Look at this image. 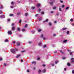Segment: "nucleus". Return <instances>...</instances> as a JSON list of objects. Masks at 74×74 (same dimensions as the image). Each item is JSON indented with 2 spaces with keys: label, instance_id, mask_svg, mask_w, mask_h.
<instances>
[{
  "label": "nucleus",
  "instance_id": "nucleus-18",
  "mask_svg": "<svg viewBox=\"0 0 74 74\" xmlns=\"http://www.w3.org/2000/svg\"><path fill=\"white\" fill-rule=\"evenodd\" d=\"M67 64L68 66H70L71 65L69 63H68Z\"/></svg>",
  "mask_w": 74,
  "mask_h": 74
},
{
  "label": "nucleus",
  "instance_id": "nucleus-4",
  "mask_svg": "<svg viewBox=\"0 0 74 74\" xmlns=\"http://www.w3.org/2000/svg\"><path fill=\"white\" fill-rule=\"evenodd\" d=\"M8 34L10 35H11V34H12V32L11 31H9L8 32Z\"/></svg>",
  "mask_w": 74,
  "mask_h": 74
},
{
  "label": "nucleus",
  "instance_id": "nucleus-61",
  "mask_svg": "<svg viewBox=\"0 0 74 74\" xmlns=\"http://www.w3.org/2000/svg\"><path fill=\"white\" fill-rule=\"evenodd\" d=\"M27 72H29V70H27Z\"/></svg>",
  "mask_w": 74,
  "mask_h": 74
},
{
  "label": "nucleus",
  "instance_id": "nucleus-8",
  "mask_svg": "<svg viewBox=\"0 0 74 74\" xmlns=\"http://www.w3.org/2000/svg\"><path fill=\"white\" fill-rule=\"evenodd\" d=\"M41 44H42V43L41 42H40L38 43V45L39 46H40V47H41Z\"/></svg>",
  "mask_w": 74,
  "mask_h": 74
},
{
  "label": "nucleus",
  "instance_id": "nucleus-58",
  "mask_svg": "<svg viewBox=\"0 0 74 74\" xmlns=\"http://www.w3.org/2000/svg\"><path fill=\"white\" fill-rule=\"evenodd\" d=\"M27 13H25V16H27Z\"/></svg>",
  "mask_w": 74,
  "mask_h": 74
},
{
  "label": "nucleus",
  "instance_id": "nucleus-12",
  "mask_svg": "<svg viewBox=\"0 0 74 74\" xmlns=\"http://www.w3.org/2000/svg\"><path fill=\"white\" fill-rule=\"evenodd\" d=\"M73 53H74V52H70V55H72V54H73Z\"/></svg>",
  "mask_w": 74,
  "mask_h": 74
},
{
  "label": "nucleus",
  "instance_id": "nucleus-36",
  "mask_svg": "<svg viewBox=\"0 0 74 74\" xmlns=\"http://www.w3.org/2000/svg\"><path fill=\"white\" fill-rule=\"evenodd\" d=\"M4 66H6V64L5 63H4Z\"/></svg>",
  "mask_w": 74,
  "mask_h": 74
},
{
  "label": "nucleus",
  "instance_id": "nucleus-16",
  "mask_svg": "<svg viewBox=\"0 0 74 74\" xmlns=\"http://www.w3.org/2000/svg\"><path fill=\"white\" fill-rule=\"evenodd\" d=\"M20 28H19V27H18L17 28V31H20Z\"/></svg>",
  "mask_w": 74,
  "mask_h": 74
},
{
  "label": "nucleus",
  "instance_id": "nucleus-25",
  "mask_svg": "<svg viewBox=\"0 0 74 74\" xmlns=\"http://www.w3.org/2000/svg\"><path fill=\"white\" fill-rule=\"evenodd\" d=\"M51 25L52 24H51V23H49V26H51Z\"/></svg>",
  "mask_w": 74,
  "mask_h": 74
},
{
  "label": "nucleus",
  "instance_id": "nucleus-37",
  "mask_svg": "<svg viewBox=\"0 0 74 74\" xmlns=\"http://www.w3.org/2000/svg\"><path fill=\"white\" fill-rule=\"evenodd\" d=\"M3 58H0V61L2 60Z\"/></svg>",
  "mask_w": 74,
  "mask_h": 74
},
{
  "label": "nucleus",
  "instance_id": "nucleus-50",
  "mask_svg": "<svg viewBox=\"0 0 74 74\" xmlns=\"http://www.w3.org/2000/svg\"><path fill=\"white\" fill-rule=\"evenodd\" d=\"M56 22H57L56 21H54V23H56Z\"/></svg>",
  "mask_w": 74,
  "mask_h": 74
},
{
  "label": "nucleus",
  "instance_id": "nucleus-64",
  "mask_svg": "<svg viewBox=\"0 0 74 74\" xmlns=\"http://www.w3.org/2000/svg\"><path fill=\"white\" fill-rule=\"evenodd\" d=\"M53 36H56V35L55 34H53Z\"/></svg>",
  "mask_w": 74,
  "mask_h": 74
},
{
  "label": "nucleus",
  "instance_id": "nucleus-11",
  "mask_svg": "<svg viewBox=\"0 0 74 74\" xmlns=\"http://www.w3.org/2000/svg\"><path fill=\"white\" fill-rule=\"evenodd\" d=\"M20 56L21 55H18L16 56V58H19Z\"/></svg>",
  "mask_w": 74,
  "mask_h": 74
},
{
  "label": "nucleus",
  "instance_id": "nucleus-10",
  "mask_svg": "<svg viewBox=\"0 0 74 74\" xmlns=\"http://www.w3.org/2000/svg\"><path fill=\"white\" fill-rule=\"evenodd\" d=\"M31 32L32 34H34V33H35V32H36V31H31Z\"/></svg>",
  "mask_w": 74,
  "mask_h": 74
},
{
  "label": "nucleus",
  "instance_id": "nucleus-46",
  "mask_svg": "<svg viewBox=\"0 0 74 74\" xmlns=\"http://www.w3.org/2000/svg\"><path fill=\"white\" fill-rule=\"evenodd\" d=\"M21 22H22V20H20L19 21V23H21Z\"/></svg>",
  "mask_w": 74,
  "mask_h": 74
},
{
  "label": "nucleus",
  "instance_id": "nucleus-26",
  "mask_svg": "<svg viewBox=\"0 0 74 74\" xmlns=\"http://www.w3.org/2000/svg\"><path fill=\"white\" fill-rule=\"evenodd\" d=\"M41 29H38V32H41Z\"/></svg>",
  "mask_w": 74,
  "mask_h": 74
},
{
  "label": "nucleus",
  "instance_id": "nucleus-2",
  "mask_svg": "<svg viewBox=\"0 0 74 74\" xmlns=\"http://www.w3.org/2000/svg\"><path fill=\"white\" fill-rule=\"evenodd\" d=\"M0 18H5V16H4V15H2L0 16Z\"/></svg>",
  "mask_w": 74,
  "mask_h": 74
},
{
  "label": "nucleus",
  "instance_id": "nucleus-35",
  "mask_svg": "<svg viewBox=\"0 0 74 74\" xmlns=\"http://www.w3.org/2000/svg\"><path fill=\"white\" fill-rule=\"evenodd\" d=\"M41 9H39L38 10V11H39V12H40V11H41Z\"/></svg>",
  "mask_w": 74,
  "mask_h": 74
},
{
  "label": "nucleus",
  "instance_id": "nucleus-14",
  "mask_svg": "<svg viewBox=\"0 0 74 74\" xmlns=\"http://www.w3.org/2000/svg\"><path fill=\"white\" fill-rule=\"evenodd\" d=\"M32 64H34V65H36V62H32Z\"/></svg>",
  "mask_w": 74,
  "mask_h": 74
},
{
  "label": "nucleus",
  "instance_id": "nucleus-34",
  "mask_svg": "<svg viewBox=\"0 0 74 74\" xmlns=\"http://www.w3.org/2000/svg\"><path fill=\"white\" fill-rule=\"evenodd\" d=\"M45 47H46V45H45L43 46V48H45Z\"/></svg>",
  "mask_w": 74,
  "mask_h": 74
},
{
  "label": "nucleus",
  "instance_id": "nucleus-60",
  "mask_svg": "<svg viewBox=\"0 0 74 74\" xmlns=\"http://www.w3.org/2000/svg\"><path fill=\"white\" fill-rule=\"evenodd\" d=\"M43 67H45V64L43 65Z\"/></svg>",
  "mask_w": 74,
  "mask_h": 74
},
{
  "label": "nucleus",
  "instance_id": "nucleus-21",
  "mask_svg": "<svg viewBox=\"0 0 74 74\" xmlns=\"http://www.w3.org/2000/svg\"><path fill=\"white\" fill-rule=\"evenodd\" d=\"M46 71V70L45 69L42 71V72L43 73H45Z\"/></svg>",
  "mask_w": 74,
  "mask_h": 74
},
{
  "label": "nucleus",
  "instance_id": "nucleus-15",
  "mask_svg": "<svg viewBox=\"0 0 74 74\" xmlns=\"http://www.w3.org/2000/svg\"><path fill=\"white\" fill-rule=\"evenodd\" d=\"M12 30L13 31L15 30V28L14 27H12Z\"/></svg>",
  "mask_w": 74,
  "mask_h": 74
},
{
  "label": "nucleus",
  "instance_id": "nucleus-23",
  "mask_svg": "<svg viewBox=\"0 0 74 74\" xmlns=\"http://www.w3.org/2000/svg\"><path fill=\"white\" fill-rule=\"evenodd\" d=\"M56 7H54L53 8V10H55V9H56Z\"/></svg>",
  "mask_w": 74,
  "mask_h": 74
},
{
  "label": "nucleus",
  "instance_id": "nucleus-24",
  "mask_svg": "<svg viewBox=\"0 0 74 74\" xmlns=\"http://www.w3.org/2000/svg\"><path fill=\"white\" fill-rule=\"evenodd\" d=\"M66 10H69V7H67L66 8Z\"/></svg>",
  "mask_w": 74,
  "mask_h": 74
},
{
  "label": "nucleus",
  "instance_id": "nucleus-28",
  "mask_svg": "<svg viewBox=\"0 0 74 74\" xmlns=\"http://www.w3.org/2000/svg\"><path fill=\"white\" fill-rule=\"evenodd\" d=\"M60 52H61V53H62V54H63V51H62V50H60Z\"/></svg>",
  "mask_w": 74,
  "mask_h": 74
},
{
  "label": "nucleus",
  "instance_id": "nucleus-13",
  "mask_svg": "<svg viewBox=\"0 0 74 74\" xmlns=\"http://www.w3.org/2000/svg\"><path fill=\"white\" fill-rule=\"evenodd\" d=\"M47 21H48V19H46L45 21H43V22L45 23V22H47Z\"/></svg>",
  "mask_w": 74,
  "mask_h": 74
},
{
  "label": "nucleus",
  "instance_id": "nucleus-49",
  "mask_svg": "<svg viewBox=\"0 0 74 74\" xmlns=\"http://www.w3.org/2000/svg\"><path fill=\"white\" fill-rule=\"evenodd\" d=\"M64 7V5H62V8H63Z\"/></svg>",
  "mask_w": 74,
  "mask_h": 74
},
{
  "label": "nucleus",
  "instance_id": "nucleus-63",
  "mask_svg": "<svg viewBox=\"0 0 74 74\" xmlns=\"http://www.w3.org/2000/svg\"><path fill=\"white\" fill-rule=\"evenodd\" d=\"M60 2H61V3H63V1H60Z\"/></svg>",
  "mask_w": 74,
  "mask_h": 74
},
{
  "label": "nucleus",
  "instance_id": "nucleus-5",
  "mask_svg": "<svg viewBox=\"0 0 74 74\" xmlns=\"http://www.w3.org/2000/svg\"><path fill=\"white\" fill-rule=\"evenodd\" d=\"M71 62H74V58H72L71 59Z\"/></svg>",
  "mask_w": 74,
  "mask_h": 74
},
{
  "label": "nucleus",
  "instance_id": "nucleus-6",
  "mask_svg": "<svg viewBox=\"0 0 74 74\" xmlns=\"http://www.w3.org/2000/svg\"><path fill=\"white\" fill-rule=\"evenodd\" d=\"M16 45L17 46H19L20 45V42H17Z\"/></svg>",
  "mask_w": 74,
  "mask_h": 74
},
{
  "label": "nucleus",
  "instance_id": "nucleus-39",
  "mask_svg": "<svg viewBox=\"0 0 74 74\" xmlns=\"http://www.w3.org/2000/svg\"><path fill=\"white\" fill-rule=\"evenodd\" d=\"M59 10L60 11H62V9L60 8H59Z\"/></svg>",
  "mask_w": 74,
  "mask_h": 74
},
{
  "label": "nucleus",
  "instance_id": "nucleus-59",
  "mask_svg": "<svg viewBox=\"0 0 74 74\" xmlns=\"http://www.w3.org/2000/svg\"><path fill=\"white\" fill-rule=\"evenodd\" d=\"M25 29H22V31H23V32H24V31H25Z\"/></svg>",
  "mask_w": 74,
  "mask_h": 74
},
{
  "label": "nucleus",
  "instance_id": "nucleus-33",
  "mask_svg": "<svg viewBox=\"0 0 74 74\" xmlns=\"http://www.w3.org/2000/svg\"><path fill=\"white\" fill-rule=\"evenodd\" d=\"M13 15H14V14H10V16H13Z\"/></svg>",
  "mask_w": 74,
  "mask_h": 74
},
{
  "label": "nucleus",
  "instance_id": "nucleus-55",
  "mask_svg": "<svg viewBox=\"0 0 74 74\" xmlns=\"http://www.w3.org/2000/svg\"><path fill=\"white\" fill-rule=\"evenodd\" d=\"M2 12V11L0 10V14H1Z\"/></svg>",
  "mask_w": 74,
  "mask_h": 74
},
{
  "label": "nucleus",
  "instance_id": "nucleus-22",
  "mask_svg": "<svg viewBox=\"0 0 74 74\" xmlns=\"http://www.w3.org/2000/svg\"><path fill=\"white\" fill-rule=\"evenodd\" d=\"M34 8H35V7L34 6H32V9L33 10V9H34Z\"/></svg>",
  "mask_w": 74,
  "mask_h": 74
},
{
  "label": "nucleus",
  "instance_id": "nucleus-57",
  "mask_svg": "<svg viewBox=\"0 0 74 74\" xmlns=\"http://www.w3.org/2000/svg\"><path fill=\"white\" fill-rule=\"evenodd\" d=\"M65 57H63L62 59H65Z\"/></svg>",
  "mask_w": 74,
  "mask_h": 74
},
{
  "label": "nucleus",
  "instance_id": "nucleus-40",
  "mask_svg": "<svg viewBox=\"0 0 74 74\" xmlns=\"http://www.w3.org/2000/svg\"><path fill=\"white\" fill-rule=\"evenodd\" d=\"M0 8L1 9H2V8H3V6H1Z\"/></svg>",
  "mask_w": 74,
  "mask_h": 74
},
{
  "label": "nucleus",
  "instance_id": "nucleus-45",
  "mask_svg": "<svg viewBox=\"0 0 74 74\" xmlns=\"http://www.w3.org/2000/svg\"><path fill=\"white\" fill-rule=\"evenodd\" d=\"M14 23H12V24L11 26H14Z\"/></svg>",
  "mask_w": 74,
  "mask_h": 74
},
{
  "label": "nucleus",
  "instance_id": "nucleus-7",
  "mask_svg": "<svg viewBox=\"0 0 74 74\" xmlns=\"http://www.w3.org/2000/svg\"><path fill=\"white\" fill-rule=\"evenodd\" d=\"M49 4H50L51 5H53V2H50Z\"/></svg>",
  "mask_w": 74,
  "mask_h": 74
},
{
  "label": "nucleus",
  "instance_id": "nucleus-41",
  "mask_svg": "<svg viewBox=\"0 0 74 74\" xmlns=\"http://www.w3.org/2000/svg\"><path fill=\"white\" fill-rule=\"evenodd\" d=\"M38 14H36L35 15V16H36V17L37 16H38Z\"/></svg>",
  "mask_w": 74,
  "mask_h": 74
},
{
  "label": "nucleus",
  "instance_id": "nucleus-42",
  "mask_svg": "<svg viewBox=\"0 0 74 74\" xmlns=\"http://www.w3.org/2000/svg\"><path fill=\"white\" fill-rule=\"evenodd\" d=\"M53 11H51V14H53Z\"/></svg>",
  "mask_w": 74,
  "mask_h": 74
},
{
  "label": "nucleus",
  "instance_id": "nucleus-56",
  "mask_svg": "<svg viewBox=\"0 0 74 74\" xmlns=\"http://www.w3.org/2000/svg\"><path fill=\"white\" fill-rule=\"evenodd\" d=\"M8 22H9V21H10V19H8Z\"/></svg>",
  "mask_w": 74,
  "mask_h": 74
},
{
  "label": "nucleus",
  "instance_id": "nucleus-47",
  "mask_svg": "<svg viewBox=\"0 0 74 74\" xmlns=\"http://www.w3.org/2000/svg\"><path fill=\"white\" fill-rule=\"evenodd\" d=\"M28 43H29V44H32V42H31V41H29V42H28Z\"/></svg>",
  "mask_w": 74,
  "mask_h": 74
},
{
  "label": "nucleus",
  "instance_id": "nucleus-48",
  "mask_svg": "<svg viewBox=\"0 0 74 74\" xmlns=\"http://www.w3.org/2000/svg\"><path fill=\"white\" fill-rule=\"evenodd\" d=\"M57 53V51H55L54 52V53Z\"/></svg>",
  "mask_w": 74,
  "mask_h": 74
},
{
  "label": "nucleus",
  "instance_id": "nucleus-17",
  "mask_svg": "<svg viewBox=\"0 0 74 74\" xmlns=\"http://www.w3.org/2000/svg\"><path fill=\"white\" fill-rule=\"evenodd\" d=\"M27 26H28V25H27V24H26L25 25V28H26V27H27Z\"/></svg>",
  "mask_w": 74,
  "mask_h": 74
},
{
  "label": "nucleus",
  "instance_id": "nucleus-29",
  "mask_svg": "<svg viewBox=\"0 0 74 74\" xmlns=\"http://www.w3.org/2000/svg\"><path fill=\"white\" fill-rule=\"evenodd\" d=\"M5 42H8V39H6L5 40Z\"/></svg>",
  "mask_w": 74,
  "mask_h": 74
},
{
  "label": "nucleus",
  "instance_id": "nucleus-31",
  "mask_svg": "<svg viewBox=\"0 0 74 74\" xmlns=\"http://www.w3.org/2000/svg\"><path fill=\"white\" fill-rule=\"evenodd\" d=\"M41 14L42 15H43L44 14V12H42L41 13Z\"/></svg>",
  "mask_w": 74,
  "mask_h": 74
},
{
  "label": "nucleus",
  "instance_id": "nucleus-9",
  "mask_svg": "<svg viewBox=\"0 0 74 74\" xmlns=\"http://www.w3.org/2000/svg\"><path fill=\"white\" fill-rule=\"evenodd\" d=\"M67 40H64V41H63V42L64 43H66L67 42Z\"/></svg>",
  "mask_w": 74,
  "mask_h": 74
},
{
  "label": "nucleus",
  "instance_id": "nucleus-44",
  "mask_svg": "<svg viewBox=\"0 0 74 74\" xmlns=\"http://www.w3.org/2000/svg\"><path fill=\"white\" fill-rule=\"evenodd\" d=\"M70 21L71 22H73V19H71Z\"/></svg>",
  "mask_w": 74,
  "mask_h": 74
},
{
  "label": "nucleus",
  "instance_id": "nucleus-38",
  "mask_svg": "<svg viewBox=\"0 0 74 74\" xmlns=\"http://www.w3.org/2000/svg\"><path fill=\"white\" fill-rule=\"evenodd\" d=\"M69 34V31H67L66 32V34Z\"/></svg>",
  "mask_w": 74,
  "mask_h": 74
},
{
  "label": "nucleus",
  "instance_id": "nucleus-27",
  "mask_svg": "<svg viewBox=\"0 0 74 74\" xmlns=\"http://www.w3.org/2000/svg\"><path fill=\"white\" fill-rule=\"evenodd\" d=\"M17 15H20V14H21V12H18V13H17Z\"/></svg>",
  "mask_w": 74,
  "mask_h": 74
},
{
  "label": "nucleus",
  "instance_id": "nucleus-3",
  "mask_svg": "<svg viewBox=\"0 0 74 74\" xmlns=\"http://www.w3.org/2000/svg\"><path fill=\"white\" fill-rule=\"evenodd\" d=\"M67 29V28L65 27L64 28H62V29H61V31H63V30H66Z\"/></svg>",
  "mask_w": 74,
  "mask_h": 74
},
{
  "label": "nucleus",
  "instance_id": "nucleus-62",
  "mask_svg": "<svg viewBox=\"0 0 74 74\" xmlns=\"http://www.w3.org/2000/svg\"><path fill=\"white\" fill-rule=\"evenodd\" d=\"M37 59V60H38L40 59V58H38Z\"/></svg>",
  "mask_w": 74,
  "mask_h": 74
},
{
  "label": "nucleus",
  "instance_id": "nucleus-19",
  "mask_svg": "<svg viewBox=\"0 0 74 74\" xmlns=\"http://www.w3.org/2000/svg\"><path fill=\"white\" fill-rule=\"evenodd\" d=\"M38 72L39 73H41V70H38Z\"/></svg>",
  "mask_w": 74,
  "mask_h": 74
},
{
  "label": "nucleus",
  "instance_id": "nucleus-30",
  "mask_svg": "<svg viewBox=\"0 0 74 74\" xmlns=\"http://www.w3.org/2000/svg\"><path fill=\"white\" fill-rule=\"evenodd\" d=\"M58 61H56L55 62V64H56L57 63H58Z\"/></svg>",
  "mask_w": 74,
  "mask_h": 74
},
{
  "label": "nucleus",
  "instance_id": "nucleus-51",
  "mask_svg": "<svg viewBox=\"0 0 74 74\" xmlns=\"http://www.w3.org/2000/svg\"><path fill=\"white\" fill-rule=\"evenodd\" d=\"M51 66H54V64H52Z\"/></svg>",
  "mask_w": 74,
  "mask_h": 74
},
{
  "label": "nucleus",
  "instance_id": "nucleus-32",
  "mask_svg": "<svg viewBox=\"0 0 74 74\" xmlns=\"http://www.w3.org/2000/svg\"><path fill=\"white\" fill-rule=\"evenodd\" d=\"M11 4H14V3L13 2H11Z\"/></svg>",
  "mask_w": 74,
  "mask_h": 74
},
{
  "label": "nucleus",
  "instance_id": "nucleus-53",
  "mask_svg": "<svg viewBox=\"0 0 74 74\" xmlns=\"http://www.w3.org/2000/svg\"><path fill=\"white\" fill-rule=\"evenodd\" d=\"M56 15H59V13H57L56 14Z\"/></svg>",
  "mask_w": 74,
  "mask_h": 74
},
{
  "label": "nucleus",
  "instance_id": "nucleus-43",
  "mask_svg": "<svg viewBox=\"0 0 74 74\" xmlns=\"http://www.w3.org/2000/svg\"><path fill=\"white\" fill-rule=\"evenodd\" d=\"M41 36L42 38V37H43V34L41 35Z\"/></svg>",
  "mask_w": 74,
  "mask_h": 74
},
{
  "label": "nucleus",
  "instance_id": "nucleus-52",
  "mask_svg": "<svg viewBox=\"0 0 74 74\" xmlns=\"http://www.w3.org/2000/svg\"><path fill=\"white\" fill-rule=\"evenodd\" d=\"M13 43H14V44H15V41H13Z\"/></svg>",
  "mask_w": 74,
  "mask_h": 74
},
{
  "label": "nucleus",
  "instance_id": "nucleus-54",
  "mask_svg": "<svg viewBox=\"0 0 74 74\" xmlns=\"http://www.w3.org/2000/svg\"><path fill=\"white\" fill-rule=\"evenodd\" d=\"M72 73H74V70H73V71H72Z\"/></svg>",
  "mask_w": 74,
  "mask_h": 74
},
{
  "label": "nucleus",
  "instance_id": "nucleus-20",
  "mask_svg": "<svg viewBox=\"0 0 74 74\" xmlns=\"http://www.w3.org/2000/svg\"><path fill=\"white\" fill-rule=\"evenodd\" d=\"M40 5H41V4H38V5H37V6L39 7V6H40Z\"/></svg>",
  "mask_w": 74,
  "mask_h": 74
},
{
  "label": "nucleus",
  "instance_id": "nucleus-1",
  "mask_svg": "<svg viewBox=\"0 0 74 74\" xmlns=\"http://www.w3.org/2000/svg\"><path fill=\"white\" fill-rule=\"evenodd\" d=\"M10 51H11V52H12V53H15V52H16V51H18V49H16V48L15 49H10Z\"/></svg>",
  "mask_w": 74,
  "mask_h": 74
}]
</instances>
